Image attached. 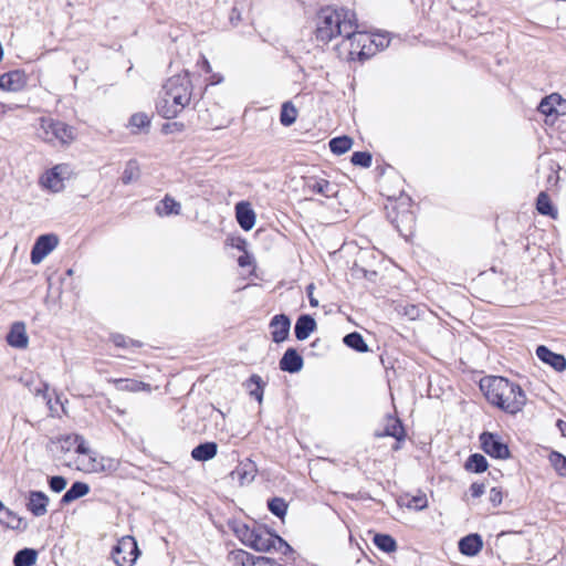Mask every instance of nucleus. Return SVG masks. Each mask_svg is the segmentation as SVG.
<instances>
[{
    "instance_id": "f257e3e1",
    "label": "nucleus",
    "mask_w": 566,
    "mask_h": 566,
    "mask_svg": "<svg viewBox=\"0 0 566 566\" xmlns=\"http://www.w3.org/2000/svg\"><path fill=\"white\" fill-rule=\"evenodd\" d=\"M192 84L188 72L169 77L163 85L156 109L164 118L176 117L191 99Z\"/></svg>"
},
{
    "instance_id": "f03ea898",
    "label": "nucleus",
    "mask_w": 566,
    "mask_h": 566,
    "mask_svg": "<svg viewBox=\"0 0 566 566\" xmlns=\"http://www.w3.org/2000/svg\"><path fill=\"white\" fill-rule=\"evenodd\" d=\"M480 388L490 403L507 413L520 412L526 403V395L523 389L504 377L484 378L480 382Z\"/></svg>"
},
{
    "instance_id": "7ed1b4c3",
    "label": "nucleus",
    "mask_w": 566,
    "mask_h": 566,
    "mask_svg": "<svg viewBox=\"0 0 566 566\" xmlns=\"http://www.w3.org/2000/svg\"><path fill=\"white\" fill-rule=\"evenodd\" d=\"M353 22H356V13L349 9L322 8L317 14L316 40L328 43L336 36L345 39L353 33Z\"/></svg>"
},
{
    "instance_id": "20e7f679",
    "label": "nucleus",
    "mask_w": 566,
    "mask_h": 566,
    "mask_svg": "<svg viewBox=\"0 0 566 566\" xmlns=\"http://www.w3.org/2000/svg\"><path fill=\"white\" fill-rule=\"evenodd\" d=\"M250 548L264 553H277L283 556L293 553L292 546L286 541L261 525L250 530Z\"/></svg>"
},
{
    "instance_id": "39448f33",
    "label": "nucleus",
    "mask_w": 566,
    "mask_h": 566,
    "mask_svg": "<svg viewBox=\"0 0 566 566\" xmlns=\"http://www.w3.org/2000/svg\"><path fill=\"white\" fill-rule=\"evenodd\" d=\"M76 459L74 462H69L70 467L85 473H101L112 468V461L97 455L86 444V441L81 442L77 447Z\"/></svg>"
},
{
    "instance_id": "423d86ee",
    "label": "nucleus",
    "mask_w": 566,
    "mask_h": 566,
    "mask_svg": "<svg viewBox=\"0 0 566 566\" xmlns=\"http://www.w3.org/2000/svg\"><path fill=\"white\" fill-rule=\"evenodd\" d=\"M73 174L70 164H57L40 176L39 185L51 193H59L65 189V181L70 180Z\"/></svg>"
},
{
    "instance_id": "0eeeda50",
    "label": "nucleus",
    "mask_w": 566,
    "mask_h": 566,
    "mask_svg": "<svg viewBox=\"0 0 566 566\" xmlns=\"http://www.w3.org/2000/svg\"><path fill=\"white\" fill-rule=\"evenodd\" d=\"M39 136L50 144H69L74 139V130L71 126L53 118H41Z\"/></svg>"
},
{
    "instance_id": "6e6552de",
    "label": "nucleus",
    "mask_w": 566,
    "mask_h": 566,
    "mask_svg": "<svg viewBox=\"0 0 566 566\" xmlns=\"http://www.w3.org/2000/svg\"><path fill=\"white\" fill-rule=\"evenodd\" d=\"M358 28L357 21L353 22V33L346 34L345 41L349 43V55H357L361 60L375 54L373 42L376 39H373L371 34L358 30Z\"/></svg>"
},
{
    "instance_id": "1a4fd4ad",
    "label": "nucleus",
    "mask_w": 566,
    "mask_h": 566,
    "mask_svg": "<svg viewBox=\"0 0 566 566\" xmlns=\"http://www.w3.org/2000/svg\"><path fill=\"white\" fill-rule=\"evenodd\" d=\"M138 555L137 542L132 536H123L112 552L114 563L118 566H134Z\"/></svg>"
},
{
    "instance_id": "9d476101",
    "label": "nucleus",
    "mask_w": 566,
    "mask_h": 566,
    "mask_svg": "<svg viewBox=\"0 0 566 566\" xmlns=\"http://www.w3.org/2000/svg\"><path fill=\"white\" fill-rule=\"evenodd\" d=\"M481 447L483 451L494 459L510 458L509 447L502 442L497 434L491 432H483L480 436Z\"/></svg>"
},
{
    "instance_id": "9b49d317",
    "label": "nucleus",
    "mask_w": 566,
    "mask_h": 566,
    "mask_svg": "<svg viewBox=\"0 0 566 566\" xmlns=\"http://www.w3.org/2000/svg\"><path fill=\"white\" fill-rule=\"evenodd\" d=\"M59 244V239L55 234L40 235L31 251V263L34 265L40 264Z\"/></svg>"
},
{
    "instance_id": "f8f14e48",
    "label": "nucleus",
    "mask_w": 566,
    "mask_h": 566,
    "mask_svg": "<svg viewBox=\"0 0 566 566\" xmlns=\"http://www.w3.org/2000/svg\"><path fill=\"white\" fill-rule=\"evenodd\" d=\"M304 191L321 195L325 198H333L337 195V185L325 178L310 176L304 178Z\"/></svg>"
},
{
    "instance_id": "ddd939ff",
    "label": "nucleus",
    "mask_w": 566,
    "mask_h": 566,
    "mask_svg": "<svg viewBox=\"0 0 566 566\" xmlns=\"http://www.w3.org/2000/svg\"><path fill=\"white\" fill-rule=\"evenodd\" d=\"M291 328V319L285 314L274 315L270 322L272 340L282 343L287 339Z\"/></svg>"
},
{
    "instance_id": "4468645a",
    "label": "nucleus",
    "mask_w": 566,
    "mask_h": 566,
    "mask_svg": "<svg viewBox=\"0 0 566 566\" xmlns=\"http://www.w3.org/2000/svg\"><path fill=\"white\" fill-rule=\"evenodd\" d=\"M538 111L546 116H551L553 114L565 115L566 99H564L559 94L553 93L541 101Z\"/></svg>"
},
{
    "instance_id": "2eb2a0df",
    "label": "nucleus",
    "mask_w": 566,
    "mask_h": 566,
    "mask_svg": "<svg viewBox=\"0 0 566 566\" xmlns=\"http://www.w3.org/2000/svg\"><path fill=\"white\" fill-rule=\"evenodd\" d=\"M6 339L9 346L17 349H25L29 346L25 324L23 322L13 323Z\"/></svg>"
},
{
    "instance_id": "dca6fc26",
    "label": "nucleus",
    "mask_w": 566,
    "mask_h": 566,
    "mask_svg": "<svg viewBox=\"0 0 566 566\" xmlns=\"http://www.w3.org/2000/svg\"><path fill=\"white\" fill-rule=\"evenodd\" d=\"M536 356L543 363L549 365L556 371H564L566 369V358L562 354L552 352L548 347L539 345L536 348Z\"/></svg>"
},
{
    "instance_id": "f3484780",
    "label": "nucleus",
    "mask_w": 566,
    "mask_h": 566,
    "mask_svg": "<svg viewBox=\"0 0 566 566\" xmlns=\"http://www.w3.org/2000/svg\"><path fill=\"white\" fill-rule=\"evenodd\" d=\"M27 84V76L21 71H11L0 76V88L7 92L21 91Z\"/></svg>"
},
{
    "instance_id": "a211bd4d",
    "label": "nucleus",
    "mask_w": 566,
    "mask_h": 566,
    "mask_svg": "<svg viewBox=\"0 0 566 566\" xmlns=\"http://www.w3.org/2000/svg\"><path fill=\"white\" fill-rule=\"evenodd\" d=\"M303 365V357L293 347L285 350L279 363L280 369L290 374L298 373Z\"/></svg>"
},
{
    "instance_id": "6ab92c4d",
    "label": "nucleus",
    "mask_w": 566,
    "mask_h": 566,
    "mask_svg": "<svg viewBox=\"0 0 566 566\" xmlns=\"http://www.w3.org/2000/svg\"><path fill=\"white\" fill-rule=\"evenodd\" d=\"M458 547L461 554L472 557L481 552L483 541L479 534L472 533L462 537L458 543Z\"/></svg>"
},
{
    "instance_id": "aec40b11",
    "label": "nucleus",
    "mask_w": 566,
    "mask_h": 566,
    "mask_svg": "<svg viewBox=\"0 0 566 566\" xmlns=\"http://www.w3.org/2000/svg\"><path fill=\"white\" fill-rule=\"evenodd\" d=\"M226 249L231 256H238L240 266H245L248 252L245 250V240L241 237L231 235L226 241Z\"/></svg>"
},
{
    "instance_id": "412c9836",
    "label": "nucleus",
    "mask_w": 566,
    "mask_h": 566,
    "mask_svg": "<svg viewBox=\"0 0 566 566\" xmlns=\"http://www.w3.org/2000/svg\"><path fill=\"white\" fill-rule=\"evenodd\" d=\"M49 497L41 491H32L29 494L28 510L35 516H43L48 512Z\"/></svg>"
},
{
    "instance_id": "4be33fe9",
    "label": "nucleus",
    "mask_w": 566,
    "mask_h": 566,
    "mask_svg": "<svg viewBox=\"0 0 566 566\" xmlns=\"http://www.w3.org/2000/svg\"><path fill=\"white\" fill-rule=\"evenodd\" d=\"M315 329V319L308 314H303L296 319L294 334L297 340H305Z\"/></svg>"
},
{
    "instance_id": "5701e85b",
    "label": "nucleus",
    "mask_w": 566,
    "mask_h": 566,
    "mask_svg": "<svg viewBox=\"0 0 566 566\" xmlns=\"http://www.w3.org/2000/svg\"><path fill=\"white\" fill-rule=\"evenodd\" d=\"M377 437H392L398 441L405 438V430L399 419L388 416L385 429L380 433H376Z\"/></svg>"
},
{
    "instance_id": "b1692460",
    "label": "nucleus",
    "mask_w": 566,
    "mask_h": 566,
    "mask_svg": "<svg viewBox=\"0 0 566 566\" xmlns=\"http://www.w3.org/2000/svg\"><path fill=\"white\" fill-rule=\"evenodd\" d=\"M217 451V443L206 442L193 448L191 451V457L197 461H208L216 457Z\"/></svg>"
},
{
    "instance_id": "393cba45",
    "label": "nucleus",
    "mask_w": 566,
    "mask_h": 566,
    "mask_svg": "<svg viewBox=\"0 0 566 566\" xmlns=\"http://www.w3.org/2000/svg\"><path fill=\"white\" fill-rule=\"evenodd\" d=\"M140 177V166L136 159L126 163L120 180L124 185L136 182Z\"/></svg>"
},
{
    "instance_id": "a878e982",
    "label": "nucleus",
    "mask_w": 566,
    "mask_h": 566,
    "mask_svg": "<svg viewBox=\"0 0 566 566\" xmlns=\"http://www.w3.org/2000/svg\"><path fill=\"white\" fill-rule=\"evenodd\" d=\"M90 492L88 484L84 482H75L62 496V503H71L82 496H85Z\"/></svg>"
},
{
    "instance_id": "bb28decb",
    "label": "nucleus",
    "mask_w": 566,
    "mask_h": 566,
    "mask_svg": "<svg viewBox=\"0 0 566 566\" xmlns=\"http://www.w3.org/2000/svg\"><path fill=\"white\" fill-rule=\"evenodd\" d=\"M38 559V552L33 548L19 551L13 558L14 566H34Z\"/></svg>"
},
{
    "instance_id": "cd10ccee",
    "label": "nucleus",
    "mask_w": 566,
    "mask_h": 566,
    "mask_svg": "<svg viewBox=\"0 0 566 566\" xmlns=\"http://www.w3.org/2000/svg\"><path fill=\"white\" fill-rule=\"evenodd\" d=\"M343 342L347 347L358 353H366L369 349L364 337L358 332H352L345 335Z\"/></svg>"
},
{
    "instance_id": "c85d7f7f",
    "label": "nucleus",
    "mask_w": 566,
    "mask_h": 566,
    "mask_svg": "<svg viewBox=\"0 0 566 566\" xmlns=\"http://www.w3.org/2000/svg\"><path fill=\"white\" fill-rule=\"evenodd\" d=\"M392 222L395 223L397 230L402 233L403 230H411L415 223V214L410 210L398 211Z\"/></svg>"
},
{
    "instance_id": "c756f323",
    "label": "nucleus",
    "mask_w": 566,
    "mask_h": 566,
    "mask_svg": "<svg viewBox=\"0 0 566 566\" xmlns=\"http://www.w3.org/2000/svg\"><path fill=\"white\" fill-rule=\"evenodd\" d=\"M180 209V203L167 196L157 205L156 212L159 216L179 214Z\"/></svg>"
},
{
    "instance_id": "7c9ffc66",
    "label": "nucleus",
    "mask_w": 566,
    "mask_h": 566,
    "mask_svg": "<svg viewBox=\"0 0 566 566\" xmlns=\"http://www.w3.org/2000/svg\"><path fill=\"white\" fill-rule=\"evenodd\" d=\"M353 145V139L348 136L334 137L329 140V149L335 155L347 153Z\"/></svg>"
},
{
    "instance_id": "2f4dec72",
    "label": "nucleus",
    "mask_w": 566,
    "mask_h": 566,
    "mask_svg": "<svg viewBox=\"0 0 566 566\" xmlns=\"http://www.w3.org/2000/svg\"><path fill=\"white\" fill-rule=\"evenodd\" d=\"M0 523L12 530H24L27 523L10 510H4V514L0 515Z\"/></svg>"
},
{
    "instance_id": "473e14b6",
    "label": "nucleus",
    "mask_w": 566,
    "mask_h": 566,
    "mask_svg": "<svg viewBox=\"0 0 566 566\" xmlns=\"http://www.w3.org/2000/svg\"><path fill=\"white\" fill-rule=\"evenodd\" d=\"M488 465L485 457L480 453L471 454L465 462V469L474 473L486 471Z\"/></svg>"
},
{
    "instance_id": "72a5a7b5",
    "label": "nucleus",
    "mask_w": 566,
    "mask_h": 566,
    "mask_svg": "<svg viewBox=\"0 0 566 566\" xmlns=\"http://www.w3.org/2000/svg\"><path fill=\"white\" fill-rule=\"evenodd\" d=\"M536 209L537 211L543 216H549L555 218L556 217V210L553 207L551 199L548 195L544 191L539 192L536 199Z\"/></svg>"
},
{
    "instance_id": "f704fd0d",
    "label": "nucleus",
    "mask_w": 566,
    "mask_h": 566,
    "mask_svg": "<svg viewBox=\"0 0 566 566\" xmlns=\"http://www.w3.org/2000/svg\"><path fill=\"white\" fill-rule=\"evenodd\" d=\"M297 111L291 102L283 103L281 107L280 122L283 126L289 127L295 123Z\"/></svg>"
},
{
    "instance_id": "c9c22d12",
    "label": "nucleus",
    "mask_w": 566,
    "mask_h": 566,
    "mask_svg": "<svg viewBox=\"0 0 566 566\" xmlns=\"http://www.w3.org/2000/svg\"><path fill=\"white\" fill-rule=\"evenodd\" d=\"M374 544L385 553L395 552L397 548L396 541L388 534H376L374 536Z\"/></svg>"
},
{
    "instance_id": "e433bc0d",
    "label": "nucleus",
    "mask_w": 566,
    "mask_h": 566,
    "mask_svg": "<svg viewBox=\"0 0 566 566\" xmlns=\"http://www.w3.org/2000/svg\"><path fill=\"white\" fill-rule=\"evenodd\" d=\"M84 441H85V439L80 434L65 436L60 440L61 450L65 453H69L73 450L74 453H76L78 444H81V442H84Z\"/></svg>"
},
{
    "instance_id": "4c0bfd02",
    "label": "nucleus",
    "mask_w": 566,
    "mask_h": 566,
    "mask_svg": "<svg viewBox=\"0 0 566 566\" xmlns=\"http://www.w3.org/2000/svg\"><path fill=\"white\" fill-rule=\"evenodd\" d=\"M268 509L273 515L283 518L287 511V503L282 497H273L268 501Z\"/></svg>"
},
{
    "instance_id": "58836bf2",
    "label": "nucleus",
    "mask_w": 566,
    "mask_h": 566,
    "mask_svg": "<svg viewBox=\"0 0 566 566\" xmlns=\"http://www.w3.org/2000/svg\"><path fill=\"white\" fill-rule=\"evenodd\" d=\"M548 460L560 476H566V457L557 451H552Z\"/></svg>"
},
{
    "instance_id": "ea45409f",
    "label": "nucleus",
    "mask_w": 566,
    "mask_h": 566,
    "mask_svg": "<svg viewBox=\"0 0 566 566\" xmlns=\"http://www.w3.org/2000/svg\"><path fill=\"white\" fill-rule=\"evenodd\" d=\"M115 382H116L117 387L122 390H129V391L149 390V385L145 384L143 381L117 379V380H115Z\"/></svg>"
},
{
    "instance_id": "a19ab883",
    "label": "nucleus",
    "mask_w": 566,
    "mask_h": 566,
    "mask_svg": "<svg viewBox=\"0 0 566 566\" xmlns=\"http://www.w3.org/2000/svg\"><path fill=\"white\" fill-rule=\"evenodd\" d=\"M150 125V117L146 113H136L129 119V126L136 128L138 132L148 128Z\"/></svg>"
},
{
    "instance_id": "79ce46f5",
    "label": "nucleus",
    "mask_w": 566,
    "mask_h": 566,
    "mask_svg": "<svg viewBox=\"0 0 566 566\" xmlns=\"http://www.w3.org/2000/svg\"><path fill=\"white\" fill-rule=\"evenodd\" d=\"M371 154L368 151H355L352 155L350 161L355 166L368 168L371 165Z\"/></svg>"
},
{
    "instance_id": "37998d69",
    "label": "nucleus",
    "mask_w": 566,
    "mask_h": 566,
    "mask_svg": "<svg viewBox=\"0 0 566 566\" xmlns=\"http://www.w3.org/2000/svg\"><path fill=\"white\" fill-rule=\"evenodd\" d=\"M250 385L255 386L253 390H250V396H253L259 403H261L264 394V382L262 381V378L258 375L250 376Z\"/></svg>"
},
{
    "instance_id": "c03bdc74",
    "label": "nucleus",
    "mask_w": 566,
    "mask_h": 566,
    "mask_svg": "<svg viewBox=\"0 0 566 566\" xmlns=\"http://www.w3.org/2000/svg\"><path fill=\"white\" fill-rule=\"evenodd\" d=\"M408 509L421 511L428 506V500L426 494H418L407 500L405 504Z\"/></svg>"
},
{
    "instance_id": "a18cd8bd",
    "label": "nucleus",
    "mask_w": 566,
    "mask_h": 566,
    "mask_svg": "<svg viewBox=\"0 0 566 566\" xmlns=\"http://www.w3.org/2000/svg\"><path fill=\"white\" fill-rule=\"evenodd\" d=\"M250 566H283V564L271 557L250 555Z\"/></svg>"
},
{
    "instance_id": "49530a36",
    "label": "nucleus",
    "mask_w": 566,
    "mask_h": 566,
    "mask_svg": "<svg viewBox=\"0 0 566 566\" xmlns=\"http://www.w3.org/2000/svg\"><path fill=\"white\" fill-rule=\"evenodd\" d=\"M237 219L243 230H248V202L242 201L237 205Z\"/></svg>"
},
{
    "instance_id": "de8ad7c7",
    "label": "nucleus",
    "mask_w": 566,
    "mask_h": 566,
    "mask_svg": "<svg viewBox=\"0 0 566 566\" xmlns=\"http://www.w3.org/2000/svg\"><path fill=\"white\" fill-rule=\"evenodd\" d=\"M229 560L234 565L245 566L248 562V553L243 549L231 551L229 553Z\"/></svg>"
},
{
    "instance_id": "09e8293b",
    "label": "nucleus",
    "mask_w": 566,
    "mask_h": 566,
    "mask_svg": "<svg viewBox=\"0 0 566 566\" xmlns=\"http://www.w3.org/2000/svg\"><path fill=\"white\" fill-rule=\"evenodd\" d=\"M49 484L52 491L59 493L65 489L67 482L63 476L56 475L50 479Z\"/></svg>"
},
{
    "instance_id": "8fccbe9b",
    "label": "nucleus",
    "mask_w": 566,
    "mask_h": 566,
    "mask_svg": "<svg viewBox=\"0 0 566 566\" xmlns=\"http://www.w3.org/2000/svg\"><path fill=\"white\" fill-rule=\"evenodd\" d=\"M373 39H376V41L373 42V49L375 52L388 48L390 43V40L385 34H373Z\"/></svg>"
},
{
    "instance_id": "3c124183",
    "label": "nucleus",
    "mask_w": 566,
    "mask_h": 566,
    "mask_svg": "<svg viewBox=\"0 0 566 566\" xmlns=\"http://www.w3.org/2000/svg\"><path fill=\"white\" fill-rule=\"evenodd\" d=\"M489 500L494 506L500 505L503 500L502 490L500 488H492L489 493Z\"/></svg>"
},
{
    "instance_id": "603ef678",
    "label": "nucleus",
    "mask_w": 566,
    "mask_h": 566,
    "mask_svg": "<svg viewBox=\"0 0 566 566\" xmlns=\"http://www.w3.org/2000/svg\"><path fill=\"white\" fill-rule=\"evenodd\" d=\"M470 492L473 497H480L485 492V485L483 483H472Z\"/></svg>"
},
{
    "instance_id": "864d4df0",
    "label": "nucleus",
    "mask_w": 566,
    "mask_h": 566,
    "mask_svg": "<svg viewBox=\"0 0 566 566\" xmlns=\"http://www.w3.org/2000/svg\"><path fill=\"white\" fill-rule=\"evenodd\" d=\"M182 129V125L181 124H178V123H171V124H165L163 126V133L164 134H169V133H172V132H180Z\"/></svg>"
},
{
    "instance_id": "5fc2aeb1",
    "label": "nucleus",
    "mask_w": 566,
    "mask_h": 566,
    "mask_svg": "<svg viewBox=\"0 0 566 566\" xmlns=\"http://www.w3.org/2000/svg\"><path fill=\"white\" fill-rule=\"evenodd\" d=\"M313 291H314V284H310L306 287V293H307L311 306L316 307V306H318V301L314 297Z\"/></svg>"
},
{
    "instance_id": "6e6d98bb",
    "label": "nucleus",
    "mask_w": 566,
    "mask_h": 566,
    "mask_svg": "<svg viewBox=\"0 0 566 566\" xmlns=\"http://www.w3.org/2000/svg\"><path fill=\"white\" fill-rule=\"evenodd\" d=\"M198 66L201 67L206 73H211L212 67L209 63V61L202 55L200 60L198 61Z\"/></svg>"
},
{
    "instance_id": "4d7b16f0",
    "label": "nucleus",
    "mask_w": 566,
    "mask_h": 566,
    "mask_svg": "<svg viewBox=\"0 0 566 566\" xmlns=\"http://www.w3.org/2000/svg\"><path fill=\"white\" fill-rule=\"evenodd\" d=\"M210 77L208 78V82L210 85H217L220 84L223 81V76L219 73H210Z\"/></svg>"
},
{
    "instance_id": "13d9d810",
    "label": "nucleus",
    "mask_w": 566,
    "mask_h": 566,
    "mask_svg": "<svg viewBox=\"0 0 566 566\" xmlns=\"http://www.w3.org/2000/svg\"><path fill=\"white\" fill-rule=\"evenodd\" d=\"M241 21V15L239 12H237L235 9L232 10L231 14H230V22L233 24V25H237L238 22Z\"/></svg>"
},
{
    "instance_id": "bf43d9fd",
    "label": "nucleus",
    "mask_w": 566,
    "mask_h": 566,
    "mask_svg": "<svg viewBox=\"0 0 566 566\" xmlns=\"http://www.w3.org/2000/svg\"><path fill=\"white\" fill-rule=\"evenodd\" d=\"M113 342L116 346H127V342L124 336L116 335L113 337Z\"/></svg>"
},
{
    "instance_id": "052dcab7",
    "label": "nucleus",
    "mask_w": 566,
    "mask_h": 566,
    "mask_svg": "<svg viewBox=\"0 0 566 566\" xmlns=\"http://www.w3.org/2000/svg\"><path fill=\"white\" fill-rule=\"evenodd\" d=\"M556 426L559 429L562 436L566 438V422L559 419L557 420Z\"/></svg>"
},
{
    "instance_id": "680f3d73",
    "label": "nucleus",
    "mask_w": 566,
    "mask_h": 566,
    "mask_svg": "<svg viewBox=\"0 0 566 566\" xmlns=\"http://www.w3.org/2000/svg\"><path fill=\"white\" fill-rule=\"evenodd\" d=\"M247 527L244 526V530H241V531H238L235 530V533L238 534V537L240 538V541L244 544L245 543V536H247Z\"/></svg>"
},
{
    "instance_id": "e2e57ef3",
    "label": "nucleus",
    "mask_w": 566,
    "mask_h": 566,
    "mask_svg": "<svg viewBox=\"0 0 566 566\" xmlns=\"http://www.w3.org/2000/svg\"><path fill=\"white\" fill-rule=\"evenodd\" d=\"M249 264H250V285H252V276H254V271H255V264L252 260V258L250 256V261H249Z\"/></svg>"
},
{
    "instance_id": "0e129e2a",
    "label": "nucleus",
    "mask_w": 566,
    "mask_h": 566,
    "mask_svg": "<svg viewBox=\"0 0 566 566\" xmlns=\"http://www.w3.org/2000/svg\"><path fill=\"white\" fill-rule=\"evenodd\" d=\"M12 109L10 106L0 103V119L7 114L8 111Z\"/></svg>"
},
{
    "instance_id": "69168bd1",
    "label": "nucleus",
    "mask_w": 566,
    "mask_h": 566,
    "mask_svg": "<svg viewBox=\"0 0 566 566\" xmlns=\"http://www.w3.org/2000/svg\"><path fill=\"white\" fill-rule=\"evenodd\" d=\"M255 223V213L252 209H250V230L254 227Z\"/></svg>"
},
{
    "instance_id": "338daca9",
    "label": "nucleus",
    "mask_w": 566,
    "mask_h": 566,
    "mask_svg": "<svg viewBox=\"0 0 566 566\" xmlns=\"http://www.w3.org/2000/svg\"><path fill=\"white\" fill-rule=\"evenodd\" d=\"M4 510H8L4 507L3 503L0 501V515L4 514Z\"/></svg>"
},
{
    "instance_id": "774afa93",
    "label": "nucleus",
    "mask_w": 566,
    "mask_h": 566,
    "mask_svg": "<svg viewBox=\"0 0 566 566\" xmlns=\"http://www.w3.org/2000/svg\"><path fill=\"white\" fill-rule=\"evenodd\" d=\"M558 177L557 176H549L548 177V182H552L555 180V182L557 181Z\"/></svg>"
}]
</instances>
